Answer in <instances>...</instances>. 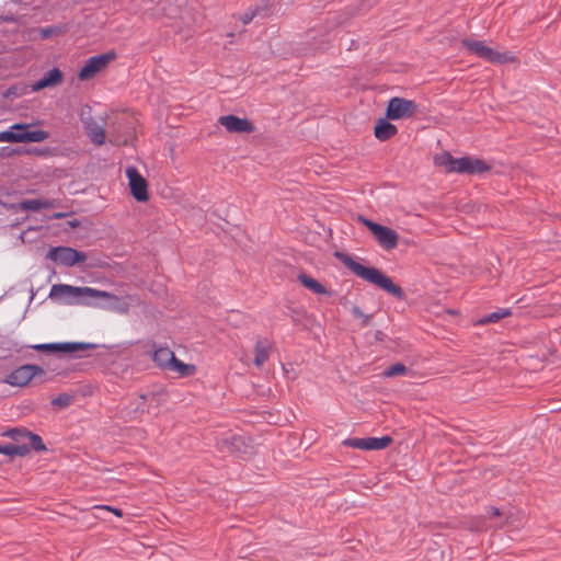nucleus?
Returning a JSON list of instances; mask_svg holds the SVG:
<instances>
[{
    "label": "nucleus",
    "mask_w": 561,
    "mask_h": 561,
    "mask_svg": "<svg viewBox=\"0 0 561 561\" xmlns=\"http://www.w3.org/2000/svg\"><path fill=\"white\" fill-rule=\"evenodd\" d=\"M168 370L175 373L179 377H188L196 373V367L192 364H185L174 356Z\"/></svg>",
    "instance_id": "19"
},
{
    "label": "nucleus",
    "mask_w": 561,
    "mask_h": 561,
    "mask_svg": "<svg viewBox=\"0 0 561 561\" xmlns=\"http://www.w3.org/2000/svg\"><path fill=\"white\" fill-rule=\"evenodd\" d=\"M116 58L115 51H107L105 54L90 57L84 66L80 69L78 78L81 81L93 79L98 73L107 68L111 61Z\"/></svg>",
    "instance_id": "6"
},
{
    "label": "nucleus",
    "mask_w": 561,
    "mask_h": 561,
    "mask_svg": "<svg viewBox=\"0 0 561 561\" xmlns=\"http://www.w3.org/2000/svg\"><path fill=\"white\" fill-rule=\"evenodd\" d=\"M92 511L94 513V516L98 517V518L100 517L99 512H112L117 517H122L123 516L122 510L116 508V507H112V506H108V505H94L92 507Z\"/></svg>",
    "instance_id": "28"
},
{
    "label": "nucleus",
    "mask_w": 561,
    "mask_h": 561,
    "mask_svg": "<svg viewBox=\"0 0 561 561\" xmlns=\"http://www.w3.org/2000/svg\"><path fill=\"white\" fill-rule=\"evenodd\" d=\"M51 299L59 300L66 305H84L93 298H105L117 301V296L91 287H78L66 284L53 285L49 291Z\"/></svg>",
    "instance_id": "2"
},
{
    "label": "nucleus",
    "mask_w": 561,
    "mask_h": 561,
    "mask_svg": "<svg viewBox=\"0 0 561 561\" xmlns=\"http://www.w3.org/2000/svg\"><path fill=\"white\" fill-rule=\"evenodd\" d=\"M417 111L414 101L403 98H392L387 106L386 117L388 119L398 121L412 117Z\"/></svg>",
    "instance_id": "7"
},
{
    "label": "nucleus",
    "mask_w": 561,
    "mask_h": 561,
    "mask_svg": "<svg viewBox=\"0 0 561 561\" xmlns=\"http://www.w3.org/2000/svg\"><path fill=\"white\" fill-rule=\"evenodd\" d=\"M243 443L242 438L239 437V436H233L232 437V442H231V445L232 447H234L236 450L239 449V446Z\"/></svg>",
    "instance_id": "33"
},
{
    "label": "nucleus",
    "mask_w": 561,
    "mask_h": 561,
    "mask_svg": "<svg viewBox=\"0 0 561 561\" xmlns=\"http://www.w3.org/2000/svg\"><path fill=\"white\" fill-rule=\"evenodd\" d=\"M47 257L66 266H73L76 264L83 263L87 260V255L84 253L68 247L51 248Z\"/></svg>",
    "instance_id": "9"
},
{
    "label": "nucleus",
    "mask_w": 561,
    "mask_h": 561,
    "mask_svg": "<svg viewBox=\"0 0 561 561\" xmlns=\"http://www.w3.org/2000/svg\"><path fill=\"white\" fill-rule=\"evenodd\" d=\"M21 435L22 438H26V444L28 446V449H34L36 451H43L46 450V446L44 445L42 438L34 433L26 432V431H18L14 432L13 435Z\"/></svg>",
    "instance_id": "20"
},
{
    "label": "nucleus",
    "mask_w": 561,
    "mask_h": 561,
    "mask_svg": "<svg viewBox=\"0 0 561 561\" xmlns=\"http://www.w3.org/2000/svg\"><path fill=\"white\" fill-rule=\"evenodd\" d=\"M434 163L437 167H442L446 172L457 173L458 158H454L450 153H442L434 158Z\"/></svg>",
    "instance_id": "22"
},
{
    "label": "nucleus",
    "mask_w": 561,
    "mask_h": 561,
    "mask_svg": "<svg viewBox=\"0 0 561 561\" xmlns=\"http://www.w3.org/2000/svg\"><path fill=\"white\" fill-rule=\"evenodd\" d=\"M336 256L357 277L383 289L388 294L399 299L403 298L404 295L401 287L396 285L390 277L385 275L378 268L365 266L357 262L356 260H354L352 256L344 253H337Z\"/></svg>",
    "instance_id": "1"
},
{
    "label": "nucleus",
    "mask_w": 561,
    "mask_h": 561,
    "mask_svg": "<svg viewBox=\"0 0 561 561\" xmlns=\"http://www.w3.org/2000/svg\"><path fill=\"white\" fill-rule=\"evenodd\" d=\"M271 347L272 345L267 340H257L254 347V364L256 367H261L267 362L270 357Z\"/></svg>",
    "instance_id": "18"
},
{
    "label": "nucleus",
    "mask_w": 561,
    "mask_h": 561,
    "mask_svg": "<svg viewBox=\"0 0 561 561\" xmlns=\"http://www.w3.org/2000/svg\"><path fill=\"white\" fill-rule=\"evenodd\" d=\"M87 347L88 345L82 343H47L37 344L33 346V348L36 351H49L60 353H73L77 351L84 350Z\"/></svg>",
    "instance_id": "15"
},
{
    "label": "nucleus",
    "mask_w": 561,
    "mask_h": 561,
    "mask_svg": "<svg viewBox=\"0 0 561 561\" xmlns=\"http://www.w3.org/2000/svg\"><path fill=\"white\" fill-rule=\"evenodd\" d=\"M44 375V369L37 365H23L10 373L4 382L13 387H24L34 377Z\"/></svg>",
    "instance_id": "8"
},
{
    "label": "nucleus",
    "mask_w": 561,
    "mask_h": 561,
    "mask_svg": "<svg viewBox=\"0 0 561 561\" xmlns=\"http://www.w3.org/2000/svg\"><path fill=\"white\" fill-rule=\"evenodd\" d=\"M18 431L19 430H12L8 433V435L16 442L15 444H26V438H22L21 435H13V433Z\"/></svg>",
    "instance_id": "32"
},
{
    "label": "nucleus",
    "mask_w": 561,
    "mask_h": 561,
    "mask_svg": "<svg viewBox=\"0 0 561 561\" xmlns=\"http://www.w3.org/2000/svg\"><path fill=\"white\" fill-rule=\"evenodd\" d=\"M54 203L47 199H26L19 204V208L22 210L37 211L43 208H53Z\"/></svg>",
    "instance_id": "23"
},
{
    "label": "nucleus",
    "mask_w": 561,
    "mask_h": 561,
    "mask_svg": "<svg viewBox=\"0 0 561 561\" xmlns=\"http://www.w3.org/2000/svg\"><path fill=\"white\" fill-rule=\"evenodd\" d=\"M489 514H490V517H495V516H502L504 515L503 512H501L499 508L496 507H491L490 511H489Z\"/></svg>",
    "instance_id": "34"
},
{
    "label": "nucleus",
    "mask_w": 561,
    "mask_h": 561,
    "mask_svg": "<svg viewBox=\"0 0 561 561\" xmlns=\"http://www.w3.org/2000/svg\"><path fill=\"white\" fill-rule=\"evenodd\" d=\"M409 369L405 365L401 363H397L388 367L383 373V377L386 378H392L397 376H405L408 374Z\"/></svg>",
    "instance_id": "27"
},
{
    "label": "nucleus",
    "mask_w": 561,
    "mask_h": 561,
    "mask_svg": "<svg viewBox=\"0 0 561 561\" xmlns=\"http://www.w3.org/2000/svg\"><path fill=\"white\" fill-rule=\"evenodd\" d=\"M352 314L355 317V318H358L362 320V324L363 325H367L370 320H371V317L369 314H365L359 307L357 306H354L352 308Z\"/></svg>",
    "instance_id": "30"
},
{
    "label": "nucleus",
    "mask_w": 561,
    "mask_h": 561,
    "mask_svg": "<svg viewBox=\"0 0 561 561\" xmlns=\"http://www.w3.org/2000/svg\"><path fill=\"white\" fill-rule=\"evenodd\" d=\"M174 356L175 355L171 350H169L168 347H161L153 353V360L161 368L168 370L171 366V362L173 360Z\"/></svg>",
    "instance_id": "21"
},
{
    "label": "nucleus",
    "mask_w": 561,
    "mask_h": 561,
    "mask_svg": "<svg viewBox=\"0 0 561 561\" xmlns=\"http://www.w3.org/2000/svg\"><path fill=\"white\" fill-rule=\"evenodd\" d=\"M490 170V165L481 159L472 157L458 158L457 173L481 174Z\"/></svg>",
    "instance_id": "13"
},
{
    "label": "nucleus",
    "mask_w": 561,
    "mask_h": 561,
    "mask_svg": "<svg viewBox=\"0 0 561 561\" xmlns=\"http://www.w3.org/2000/svg\"><path fill=\"white\" fill-rule=\"evenodd\" d=\"M357 220L369 229L381 248L392 250L398 245L399 234L393 229L374 222L363 216H358Z\"/></svg>",
    "instance_id": "5"
},
{
    "label": "nucleus",
    "mask_w": 561,
    "mask_h": 561,
    "mask_svg": "<svg viewBox=\"0 0 561 561\" xmlns=\"http://www.w3.org/2000/svg\"><path fill=\"white\" fill-rule=\"evenodd\" d=\"M126 176L130 187V193L134 198L138 202H147L148 195V183L146 179L138 172L135 167H128L126 169Z\"/></svg>",
    "instance_id": "10"
},
{
    "label": "nucleus",
    "mask_w": 561,
    "mask_h": 561,
    "mask_svg": "<svg viewBox=\"0 0 561 561\" xmlns=\"http://www.w3.org/2000/svg\"><path fill=\"white\" fill-rule=\"evenodd\" d=\"M512 312L510 309H499L497 311H494L483 318H481L478 323L479 324H488V323H495L500 321L503 318H506L511 316Z\"/></svg>",
    "instance_id": "26"
},
{
    "label": "nucleus",
    "mask_w": 561,
    "mask_h": 561,
    "mask_svg": "<svg viewBox=\"0 0 561 561\" xmlns=\"http://www.w3.org/2000/svg\"><path fill=\"white\" fill-rule=\"evenodd\" d=\"M218 123L229 133L250 134L254 130L253 124L248 118H241L234 115L220 116Z\"/></svg>",
    "instance_id": "12"
},
{
    "label": "nucleus",
    "mask_w": 561,
    "mask_h": 561,
    "mask_svg": "<svg viewBox=\"0 0 561 561\" xmlns=\"http://www.w3.org/2000/svg\"><path fill=\"white\" fill-rule=\"evenodd\" d=\"M30 453L28 446L25 444H0V454H4L10 457L14 456H26Z\"/></svg>",
    "instance_id": "24"
},
{
    "label": "nucleus",
    "mask_w": 561,
    "mask_h": 561,
    "mask_svg": "<svg viewBox=\"0 0 561 561\" xmlns=\"http://www.w3.org/2000/svg\"><path fill=\"white\" fill-rule=\"evenodd\" d=\"M461 44L469 53L491 64H507L516 61L515 55L511 51H499L489 46L484 41L463 38Z\"/></svg>",
    "instance_id": "3"
},
{
    "label": "nucleus",
    "mask_w": 561,
    "mask_h": 561,
    "mask_svg": "<svg viewBox=\"0 0 561 561\" xmlns=\"http://www.w3.org/2000/svg\"><path fill=\"white\" fill-rule=\"evenodd\" d=\"M298 280L307 288L309 289L310 291L314 293V294H318V295H323V294H327V289L325 287L320 284L318 280H316L314 278L306 275V274H299L298 275Z\"/></svg>",
    "instance_id": "25"
},
{
    "label": "nucleus",
    "mask_w": 561,
    "mask_h": 561,
    "mask_svg": "<svg viewBox=\"0 0 561 561\" xmlns=\"http://www.w3.org/2000/svg\"><path fill=\"white\" fill-rule=\"evenodd\" d=\"M253 18H254V14H248V13H247V14H244V15L242 16V22H243L244 24H248L249 22H251V21H252V19H253Z\"/></svg>",
    "instance_id": "35"
},
{
    "label": "nucleus",
    "mask_w": 561,
    "mask_h": 561,
    "mask_svg": "<svg viewBox=\"0 0 561 561\" xmlns=\"http://www.w3.org/2000/svg\"><path fill=\"white\" fill-rule=\"evenodd\" d=\"M38 34L42 39L48 38L54 35L61 34V30L57 26H47L38 28Z\"/></svg>",
    "instance_id": "29"
},
{
    "label": "nucleus",
    "mask_w": 561,
    "mask_h": 561,
    "mask_svg": "<svg viewBox=\"0 0 561 561\" xmlns=\"http://www.w3.org/2000/svg\"><path fill=\"white\" fill-rule=\"evenodd\" d=\"M398 133V128L387 119H379L375 126V137L380 141H385L393 137Z\"/></svg>",
    "instance_id": "17"
},
{
    "label": "nucleus",
    "mask_w": 561,
    "mask_h": 561,
    "mask_svg": "<svg viewBox=\"0 0 561 561\" xmlns=\"http://www.w3.org/2000/svg\"><path fill=\"white\" fill-rule=\"evenodd\" d=\"M71 398L68 394H60L51 401L53 405L66 408L70 404Z\"/></svg>",
    "instance_id": "31"
},
{
    "label": "nucleus",
    "mask_w": 561,
    "mask_h": 561,
    "mask_svg": "<svg viewBox=\"0 0 561 561\" xmlns=\"http://www.w3.org/2000/svg\"><path fill=\"white\" fill-rule=\"evenodd\" d=\"M391 443L392 438L390 436L365 438L354 437L343 440L344 446L363 450H382L386 449Z\"/></svg>",
    "instance_id": "11"
},
{
    "label": "nucleus",
    "mask_w": 561,
    "mask_h": 561,
    "mask_svg": "<svg viewBox=\"0 0 561 561\" xmlns=\"http://www.w3.org/2000/svg\"><path fill=\"white\" fill-rule=\"evenodd\" d=\"M26 125L15 124L11 130L0 133L1 142H41L48 138V133L42 129L25 130Z\"/></svg>",
    "instance_id": "4"
},
{
    "label": "nucleus",
    "mask_w": 561,
    "mask_h": 561,
    "mask_svg": "<svg viewBox=\"0 0 561 561\" xmlns=\"http://www.w3.org/2000/svg\"><path fill=\"white\" fill-rule=\"evenodd\" d=\"M64 81V75L60 69L53 68L47 71L38 81L31 85L32 92H38L46 88L59 85Z\"/></svg>",
    "instance_id": "14"
},
{
    "label": "nucleus",
    "mask_w": 561,
    "mask_h": 561,
    "mask_svg": "<svg viewBox=\"0 0 561 561\" xmlns=\"http://www.w3.org/2000/svg\"><path fill=\"white\" fill-rule=\"evenodd\" d=\"M84 127L93 144L101 146L105 142V129L102 125L89 119L84 121Z\"/></svg>",
    "instance_id": "16"
}]
</instances>
